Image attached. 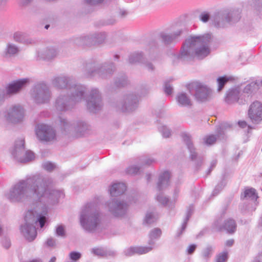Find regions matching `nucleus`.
<instances>
[{"label": "nucleus", "mask_w": 262, "mask_h": 262, "mask_svg": "<svg viewBox=\"0 0 262 262\" xmlns=\"http://www.w3.org/2000/svg\"><path fill=\"white\" fill-rule=\"evenodd\" d=\"M164 92L167 95H170L172 94L173 89L170 84L167 82H165L164 84Z\"/></svg>", "instance_id": "nucleus-49"}, {"label": "nucleus", "mask_w": 262, "mask_h": 262, "mask_svg": "<svg viewBox=\"0 0 262 262\" xmlns=\"http://www.w3.org/2000/svg\"><path fill=\"white\" fill-rule=\"evenodd\" d=\"M213 226L218 231L225 230L228 233H234L236 228V225L234 220L229 219L225 221L223 224L222 217H220L214 221Z\"/></svg>", "instance_id": "nucleus-21"}, {"label": "nucleus", "mask_w": 262, "mask_h": 262, "mask_svg": "<svg viewBox=\"0 0 262 262\" xmlns=\"http://www.w3.org/2000/svg\"><path fill=\"white\" fill-rule=\"evenodd\" d=\"M12 155L17 161L21 163L31 161L35 158L33 152L31 150H25L24 139H21L15 142L14 148L12 151Z\"/></svg>", "instance_id": "nucleus-10"}, {"label": "nucleus", "mask_w": 262, "mask_h": 262, "mask_svg": "<svg viewBox=\"0 0 262 262\" xmlns=\"http://www.w3.org/2000/svg\"><path fill=\"white\" fill-rule=\"evenodd\" d=\"M178 104L182 106L191 105V102L189 96L184 92L179 93L176 97Z\"/></svg>", "instance_id": "nucleus-30"}, {"label": "nucleus", "mask_w": 262, "mask_h": 262, "mask_svg": "<svg viewBox=\"0 0 262 262\" xmlns=\"http://www.w3.org/2000/svg\"><path fill=\"white\" fill-rule=\"evenodd\" d=\"M159 130L164 138H168L170 135V130L165 126H160L159 128Z\"/></svg>", "instance_id": "nucleus-44"}, {"label": "nucleus", "mask_w": 262, "mask_h": 262, "mask_svg": "<svg viewBox=\"0 0 262 262\" xmlns=\"http://www.w3.org/2000/svg\"><path fill=\"white\" fill-rule=\"evenodd\" d=\"M60 127L63 132H66L74 128L76 132L77 136L79 137L88 134L90 126L85 122L79 121L77 123L76 126L73 127V124L69 122L66 119L61 117H59Z\"/></svg>", "instance_id": "nucleus-15"}, {"label": "nucleus", "mask_w": 262, "mask_h": 262, "mask_svg": "<svg viewBox=\"0 0 262 262\" xmlns=\"http://www.w3.org/2000/svg\"><path fill=\"white\" fill-rule=\"evenodd\" d=\"M216 160H213L211 163V165H210V168L207 172V174H209L211 171H212V170L213 169V168L214 167H215V166H216Z\"/></svg>", "instance_id": "nucleus-59"}, {"label": "nucleus", "mask_w": 262, "mask_h": 262, "mask_svg": "<svg viewBox=\"0 0 262 262\" xmlns=\"http://www.w3.org/2000/svg\"><path fill=\"white\" fill-rule=\"evenodd\" d=\"M86 101L88 109L91 112L96 113L103 106L101 94L97 88L91 89Z\"/></svg>", "instance_id": "nucleus-16"}, {"label": "nucleus", "mask_w": 262, "mask_h": 262, "mask_svg": "<svg viewBox=\"0 0 262 262\" xmlns=\"http://www.w3.org/2000/svg\"><path fill=\"white\" fill-rule=\"evenodd\" d=\"M92 252L98 256H115L116 253L113 251H107L102 248H94L92 249Z\"/></svg>", "instance_id": "nucleus-33"}, {"label": "nucleus", "mask_w": 262, "mask_h": 262, "mask_svg": "<svg viewBox=\"0 0 262 262\" xmlns=\"http://www.w3.org/2000/svg\"><path fill=\"white\" fill-rule=\"evenodd\" d=\"M2 244L3 246L6 248L8 249L10 247L11 243L10 239L8 238H5L3 241H2Z\"/></svg>", "instance_id": "nucleus-55"}, {"label": "nucleus", "mask_w": 262, "mask_h": 262, "mask_svg": "<svg viewBox=\"0 0 262 262\" xmlns=\"http://www.w3.org/2000/svg\"><path fill=\"white\" fill-rule=\"evenodd\" d=\"M234 243V241L233 239H229L226 241V245L228 247L232 246Z\"/></svg>", "instance_id": "nucleus-62"}, {"label": "nucleus", "mask_w": 262, "mask_h": 262, "mask_svg": "<svg viewBox=\"0 0 262 262\" xmlns=\"http://www.w3.org/2000/svg\"><path fill=\"white\" fill-rule=\"evenodd\" d=\"M105 38L106 34L104 32L97 33L80 37L76 41V43L79 46H91L102 43Z\"/></svg>", "instance_id": "nucleus-18"}, {"label": "nucleus", "mask_w": 262, "mask_h": 262, "mask_svg": "<svg viewBox=\"0 0 262 262\" xmlns=\"http://www.w3.org/2000/svg\"><path fill=\"white\" fill-rule=\"evenodd\" d=\"M25 114V110L23 106L16 104L12 105L6 110L5 117L8 122L16 124L23 121Z\"/></svg>", "instance_id": "nucleus-14"}, {"label": "nucleus", "mask_w": 262, "mask_h": 262, "mask_svg": "<svg viewBox=\"0 0 262 262\" xmlns=\"http://www.w3.org/2000/svg\"><path fill=\"white\" fill-rule=\"evenodd\" d=\"M252 262H262V252L259 254Z\"/></svg>", "instance_id": "nucleus-61"}, {"label": "nucleus", "mask_w": 262, "mask_h": 262, "mask_svg": "<svg viewBox=\"0 0 262 262\" xmlns=\"http://www.w3.org/2000/svg\"><path fill=\"white\" fill-rule=\"evenodd\" d=\"M240 91L238 88H232L229 90L226 95L225 101L229 104L237 102L239 99Z\"/></svg>", "instance_id": "nucleus-26"}, {"label": "nucleus", "mask_w": 262, "mask_h": 262, "mask_svg": "<svg viewBox=\"0 0 262 262\" xmlns=\"http://www.w3.org/2000/svg\"><path fill=\"white\" fill-rule=\"evenodd\" d=\"M158 219V215L156 212H147L145 215L144 223L150 224L155 222Z\"/></svg>", "instance_id": "nucleus-35"}, {"label": "nucleus", "mask_w": 262, "mask_h": 262, "mask_svg": "<svg viewBox=\"0 0 262 262\" xmlns=\"http://www.w3.org/2000/svg\"><path fill=\"white\" fill-rule=\"evenodd\" d=\"M29 81L30 80L28 78L20 79L13 81L8 86L7 94L11 95L17 93L21 89L25 88L29 83Z\"/></svg>", "instance_id": "nucleus-22"}, {"label": "nucleus", "mask_w": 262, "mask_h": 262, "mask_svg": "<svg viewBox=\"0 0 262 262\" xmlns=\"http://www.w3.org/2000/svg\"><path fill=\"white\" fill-rule=\"evenodd\" d=\"M69 257L71 260L76 261L81 257V254L78 252L72 251L69 254Z\"/></svg>", "instance_id": "nucleus-48"}, {"label": "nucleus", "mask_w": 262, "mask_h": 262, "mask_svg": "<svg viewBox=\"0 0 262 262\" xmlns=\"http://www.w3.org/2000/svg\"><path fill=\"white\" fill-rule=\"evenodd\" d=\"M58 52L53 47L47 48L46 50L38 53V56L44 60H51L57 56Z\"/></svg>", "instance_id": "nucleus-28"}, {"label": "nucleus", "mask_w": 262, "mask_h": 262, "mask_svg": "<svg viewBox=\"0 0 262 262\" xmlns=\"http://www.w3.org/2000/svg\"><path fill=\"white\" fill-rule=\"evenodd\" d=\"M152 44L154 47L153 48L151 47V48H149V54H150V53L151 52H154L155 51V49H156V46H155V42H152Z\"/></svg>", "instance_id": "nucleus-63"}, {"label": "nucleus", "mask_w": 262, "mask_h": 262, "mask_svg": "<svg viewBox=\"0 0 262 262\" xmlns=\"http://www.w3.org/2000/svg\"><path fill=\"white\" fill-rule=\"evenodd\" d=\"M229 80V78L226 76L220 77L217 78V81L218 83V91H220L224 88L225 84Z\"/></svg>", "instance_id": "nucleus-39"}, {"label": "nucleus", "mask_w": 262, "mask_h": 262, "mask_svg": "<svg viewBox=\"0 0 262 262\" xmlns=\"http://www.w3.org/2000/svg\"><path fill=\"white\" fill-rule=\"evenodd\" d=\"M196 247V246L194 244L190 245L187 250L188 254H191L195 251Z\"/></svg>", "instance_id": "nucleus-56"}, {"label": "nucleus", "mask_w": 262, "mask_h": 262, "mask_svg": "<svg viewBox=\"0 0 262 262\" xmlns=\"http://www.w3.org/2000/svg\"><path fill=\"white\" fill-rule=\"evenodd\" d=\"M5 92L4 90L0 89V104L4 102L5 99Z\"/></svg>", "instance_id": "nucleus-57"}, {"label": "nucleus", "mask_w": 262, "mask_h": 262, "mask_svg": "<svg viewBox=\"0 0 262 262\" xmlns=\"http://www.w3.org/2000/svg\"><path fill=\"white\" fill-rule=\"evenodd\" d=\"M106 205L111 214L115 216L120 217L126 213L129 203L123 200L114 198L110 199L106 203Z\"/></svg>", "instance_id": "nucleus-13"}, {"label": "nucleus", "mask_w": 262, "mask_h": 262, "mask_svg": "<svg viewBox=\"0 0 262 262\" xmlns=\"http://www.w3.org/2000/svg\"><path fill=\"white\" fill-rule=\"evenodd\" d=\"M126 190L125 184L119 182L112 184L109 189V192L112 196H117L123 194Z\"/></svg>", "instance_id": "nucleus-27"}, {"label": "nucleus", "mask_w": 262, "mask_h": 262, "mask_svg": "<svg viewBox=\"0 0 262 262\" xmlns=\"http://www.w3.org/2000/svg\"><path fill=\"white\" fill-rule=\"evenodd\" d=\"M45 244L47 247H52L55 245L56 242L52 237H50L47 239Z\"/></svg>", "instance_id": "nucleus-53"}, {"label": "nucleus", "mask_w": 262, "mask_h": 262, "mask_svg": "<svg viewBox=\"0 0 262 262\" xmlns=\"http://www.w3.org/2000/svg\"><path fill=\"white\" fill-rule=\"evenodd\" d=\"M228 252L227 251H224L220 253L216 258L217 262H225L228 258L227 256Z\"/></svg>", "instance_id": "nucleus-47"}, {"label": "nucleus", "mask_w": 262, "mask_h": 262, "mask_svg": "<svg viewBox=\"0 0 262 262\" xmlns=\"http://www.w3.org/2000/svg\"><path fill=\"white\" fill-rule=\"evenodd\" d=\"M35 134L41 142H52L56 139L55 130L51 125L39 123L35 126Z\"/></svg>", "instance_id": "nucleus-12"}, {"label": "nucleus", "mask_w": 262, "mask_h": 262, "mask_svg": "<svg viewBox=\"0 0 262 262\" xmlns=\"http://www.w3.org/2000/svg\"><path fill=\"white\" fill-rule=\"evenodd\" d=\"M79 221L83 229L87 232H93L96 230L101 219L100 212L94 203H87L81 208Z\"/></svg>", "instance_id": "nucleus-3"}, {"label": "nucleus", "mask_w": 262, "mask_h": 262, "mask_svg": "<svg viewBox=\"0 0 262 262\" xmlns=\"http://www.w3.org/2000/svg\"><path fill=\"white\" fill-rule=\"evenodd\" d=\"M182 137L189 151L190 159L192 161L196 160V167L198 169L203 162L202 158L198 157L197 153L195 152V148L192 144L191 137L187 134L183 133L182 135Z\"/></svg>", "instance_id": "nucleus-20"}, {"label": "nucleus", "mask_w": 262, "mask_h": 262, "mask_svg": "<svg viewBox=\"0 0 262 262\" xmlns=\"http://www.w3.org/2000/svg\"><path fill=\"white\" fill-rule=\"evenodd\" d=\"M82 88L79 87L77 90L80 91ZM62 93L60 94L55 100L54 107L59 112H65L73 108L77 103L84 99L85 93Z\"/></svg>", "instance_id": "nucleus-4"}, {"label": "nucleus", "mask_w": 262, "mask_h": 262, "mask_svg": "<svg viewBox=\"0 0 262 262\" xmlns=\"http://www.w3.org/2000/svg\"><path fill=\"white\" fill-rule=\"evenodd\" d=\"M258 198L256 190L253 188H246L244 191L241 194V199L242 200L251 199L256 201Z\"/></svg>", "instance_id": "nucleus-29"}, {"label": "nucleus", "mask_w": 262, "mask_h": 262, "mask_svg": "<svg viewBox=\"0 0 262 262\" xmlns=\"http://www.w3.org/2000/svg\"><path fill=\"white\" fill-rule=\"evenodd\" d=\"M212 39V35L209 33L191 36L185 40L179 53L173 55L174 58L187 60L195 56L199 59H203L210 52L209 45Z\"/></svg>", "instance_id": "nucleus-2"}, {"label": "nucleus", "mask_w": 262, "mask_h": 262, "mask_svg": "<svg viewBox=\"0 0 262 262\" xmlns=\"http://www.w3.org/2000/svg\"><path fill=\"white\" fill-rule=\"evenodd\" d=\"M56 234L57 236L62 237H64L66 236V231L63 226L59 225L57 227L56 229Z\"/></svg>", "instance_id": "nucleus-45"}, {"label": "nucleus", "mask_w": 262, "mask_h": 262, "mask_svg": "<svg viewBox=\"0 0 262 262\" xmlns=\"http://www.w3.org/2000/svg\"><path fill=\"white\" fill-rule=\"evenodd\" d=\"M225 185L223 184V182H222L221 184L217 185L214 190L213 191L212 194L213 195H217L220 191L223 188Z\"/></svg>", "instance_id": "nucleus-51"}, {"label": "nucleus", "mask_w": 262, "mask_h": 262, "mask_svg": "<svg viewBox=\"0 0 262 262\" xmlns=\"http://www.w3.org/2000/svg\"><path fill=\"white\" fill-rule=\"evenodd\" d=\"M170 173L167 170L164 171L159 176L157 188L159 191L166 188L169 184Z\"/></svg>", "instance_id": "nucleus-25"}, {"label": "nucleus", "mask_w": 262, "mask_h": 262, "mask_svg": "<svg viewBox=\"0 0 262 262\" xmlns=\"http://www.w3.org/2000/svg\"><path fill=\"white\" fill-rule=\"evenodd\" d=\"M52 84L54 87L57 89L66 90L68 93H79L78 88H82L81 93H85L86 88L84 85L76 82L75 80L71 76L65 75H60L55 76L52 80Z\"/></svg>", "instance_id": "nucleus-6"}, {"label": "nucleus", "mask_w": 262, "mask_h": 262, "mask_svg": "<svg viewBox=\"0 0 262 262\" xmlns=\"http://www.w3.org/2000/svg\"><path fill=\"white\" fill-rule=\"evenodd\" d=\"M139 161L142 165L149 166L156 162L155 159L150 157L145 156L141 157Z\"/></svg>", "instance_id": "nucleus-37"}, {"label": "nucleus", "mask_w": 262, "mask_h": 262, "mask_svg": "<svg viewBox=\"0 0 262 262\" xmlns=\"http://www.w3.org/2000/svg\"><path fill=\"white\" fill-rule=\"evenodd\" d=\"M248 117L253 123H259L262 121V103L258 101L253 102L250 105Z\"/></svg>", "instance_id": "nucleus-19"}, {"label": "nucleus", "mask_w": 262, "mask_h": 262, "mask_svg": "<svg viewBox=\"0 0 262 262\" xmlns=\"http://www.w3.org/2000/svg\"><path fill=\"white\" fill-rule=\"evenodd\" d=\"M213 248L211 246H208L202 252V256L205 259L208 258L211 256L212 253Z\"/></svg>", "instance_id": "nucleus-43"}, {"label": "nucleus", "mask_w": 262, "mask_h": 262, "mask_svg": "<svg viewBox=\"0 0 262 262\" xmlns=\"http://www.w3.org/2000/svg\"><path fill=\"white\" fill-rule=\"evenodd\" d=\"M256 82H251L247 84L244 89V92L246 93H252L257 89Z\"/></svg>", "instance_id": "nucleus-42"}, {"label": "nucleus", "mask_w": 262, "mask_h": 262, "mask_svg": "<svg viewBox=\"0 0 262 262\" xmlns=\"http://www.w3.org/2000/svg\"><path fill=\"white\" fill-rule=\"evenodd\" d=\"M53 186L54 181L52 178L37 173L19 181L5 194L10 202H19L28 196V187L32 198L35 202L36 207L26 213L25 224L21 226L20 229L29 242L33 241L37 235L34 224L39 223L40 228L45 225L47 205L57 203L59 199L64 196L62 190L53 189Z\"/></svg>", "instance_id": "nucleus-1"}, {"label": "nucleus", "mask_w": 262, "mask_h": 262, "mask_svg": "<svg viewBox=\"0 0 262 262\" xmlns=\"http://www.w3.org/2000/svg\"><path fill=\"white\" fill-rule=\"evenodd\" d=\"M19 51V49L16 45L9 43H8L7 47L4 53V56L10 57L17 54Z\"/></svg>", "instance_id": "nucleus-31"}, {"label": "nucleus", "mask_w": 262, "mask_h": 262, "mask_svg": "<svg viewBox=\"0 0 262 262\" xmlns=\"http://www.w3.org/2000/svg\"><path fill=\"white\" fill-rule=\"evenodd\" d=\"M127 84V79L125 75H122L120 77H117L115 79V85L117 87L124 86Z\"/></svg>", "instance_id": "nucleus-36"}, {"label": "nucleus", "mask_w": 262, "mask_h": 262, "mask_svg": "<svg viewBox=\"0 0 262 262\" xmlns=\"http://www.w3.org/2000/svg\"><path fill=\"white\" fill-rule=\"evenodd\" d=\"M104 0H85L87 4L91 5H96L102 3Z\"/></svg>", "instance_id": "nucleus-54"}, {"label": "nucleus", "mask_w": 262, "mask_h": 262, "mask_svg": "<svg viewBox=\"0 0 262 262\" xmlns=\"http://www.w3.org/2000/svg\"><path fill=\"white\" fill-rule=\"evenodd\" d=\"M115 70L113 63H105L102 64L89 63L86 64L84 75L88 77L106 79L111 77Z\"/></svg>", "instance_id": "nucleus-5"}, {"label": "nucleus", "mask_w": 262, "mask_h": 262, "mask_svg": "<svg viewBox=\"0 0 262 262\" xmlns=\"http://www.w3.org/2000/svg\"><path fill=\"white\" fill-rule=\"evenodd\" d=\"M13 38L17 42L26 44L32 43V40L25 33L20 32H15L13 35Z\"/></svg>", "instance_id": "nucleus-32"}, {"label": "nucleus", "mask_w": 262, "mask_h": 262, "mask_svg": "<svg viewBox=\"0 0 262 262\" xmlns=\"http://www.w3.org/2000/svg\"><path fill=\"white\" fill-rule=\"evenodd\" d=\"M157 201L163 206H166L169 202V199L163 195V193L159 192L156 196Z\"/></svg>", "instance_id": "nucleus-40"}, {"label": "nucleus", "mask_w": 262, "mask_h": 262, "mask_svg": "<svg viewBox=\"0 0 262 262\" xmlns=\"http://www.w3.org/2000/svg\"><path fill=\"white\" fill-rule=\"evenodd\" d=\"M224 135V132L223 130V127L219 126V128H217V138H220V136Z\"/></svg>", "instance_id": "nucleus-58"}, {"label": "nucleus", "mask_w": 262, "mask_h": 262, "mask_svg": "<svg viewBox=\"0 0 262 262\" xmlns=\"http://www.w3.org/2000/svg\"><path fill=\"white\" fill-rule=\"evenodd\" d=\"M193 210V207L192 205H191L189 206V208L188 209L186 213V216L184 220V222L182 224L181 229L180 231L178 232L177 233V236H180L183 233V232L185 230L187 222L188 220H189V218L190 217L192 212Z\"/></svg>", "instance_id": "nucleus-34"}, {"label": "nucleus", "mask_w": 262, "mask_h": 262, "mask_svg": "<svg viewBox=\"0 0 262 262\" xmlns=\"http://www.w3.org/2000/svg\"><path fill=\"white\" fill-rule=\"evenodd\" d=\"M42 166L43 169L48 171H51L55 168V165L54 164L50 162H46L42 163Z\"/></svg>", "instance_id": "nucleus-46"}, {"label": "nucleus", "mask_w": 262, "mask_h": 262, "mask_svg": "<svg viewBox=\"0 0 262 262\" xmlns=\"http://www.w3.org/2000/svg\"><path fill=\"white\" fill-rule=\"evenodd\" d=\"M141 166L139 167L136 165H132L126 168V172L127 174L135 175L140 173Z\"/></svg>", "instance_id": "nucleus-38"}, {"label": "nucleus", "mask_w": 262, "mask_h": 262, "mask_svg": "<svg viewBox=\"0 0 262 262\" xmlns=\"http://www.w3.org/2000/svg\"><path fill=\"white\" fill-rule=\"evenodd\" d=\"M191 87L195 90L194 96L195 100L200 102L209 101L212 97V90L206 85L199 82H194Z\"/></svg>", "instance_id": "nucleus-17"}, {"label": "nucleus", "mask_w": 262, "mask_h": 262, "mask_svg": "<svg viewBox=\"0 0 262 262\" xmlns=\"http://www.w3.org/2000/svg\"><path fill=\"white\" fill-rule=\"evenodd\" d=\"M128 14V12L126 10L124 9H121L119 11V15L121 17H124Z\"/></svg>", "instance_id": "nucleus-60"}, {"label": "nucleus", "mask_w": 262, "mask_h": 262, "mask_svg": "<svg viewBox=\"0 0 262 262\" xmlns=\"http://www.w3.org/2000/svg\"><path fill=\"white\" fill-rule=\"evenodd\" d=\"M161 230L159 228H154L149 234V246L131 247L124 251L126 256H131L135 253L143 254L150 251L155 244V241L158 239L161 235Z\"/></svg>", "instance_id": "nucleus-8"}, {"label": "nucleus", "mask_w": 262, "mask_h": 262, "mask_svg": "<svg viewBox=\"0 0 262 262\" xmlns=\"http://www.w3.org/2000/svg\"><path fill=\"white\" fill-rule=\"evenodd\" d=\"M217 137L215 135H211L206 136L204 138V143L208 145H211L215 143Z\"/></svg>", "instance_id": "nucleus-41"}, {"label": "nucleus", "mask_w": 262, "mask_h": 262, "mask_svg": "<svg viewBox=\"0 0 262 262\" xmlns=\"http://www.w3.org/2000/svg\"><path fill=\"white\" fill-rule=\"evenodd\" d=\"M56 260V258L55 256L52 257L51 259L49 261V262H55Z\"/></svg>", "instance_id": "nucleus-64"}, {"label": "nucleus", "mask_w": 262, "mask_h": 262, "mask_svg": "<svg viewBox=\"0 0 262 262\" xmlns=\"http://www.w3.org/2000/svg\"><path fill=\"white\" fill-rule=\"evenodd\" d=\"M31 96L37 104L47 103L51 100L52 93L47 84L40 82L35 84L32 88Z\"/></svg>", "instance_id": "nucleus-7"}, {"label": "nucleus", "mask_w": 262, "mask_h": 262, "mask_svg": "<svg viewBox=\"0 0 262 262\" xmlns=\"http://www.w3.org/2000/svg\"><path fill=\"white\" fill-rule=\"evenodd\" d=\"M182 33V31L181 30H177L171 34L161 32L160 34V36L164 44L169 45L174 42L178 41Z\"/></svg>", "instance_id": "nucleus-23"}, {"label": "nucleus", "mask_w": 262, "mask_h": 262, "mask_svg": "<svg viewBox=\"0 0 262 262\" xmlns=\"http://www.w3.org/2000/svg\"><path fill=\"white\" fill-rule=\"evenodd\" d=\"M209 18L210 15L209 13L206 12L202 13L200 15V20L204 23L207 22L209 20Z\"/></svg>", "instance_id": "nucleus-50"}, {"label": "nucleus", "mask_w": 262, "mask_h": 262, "mask_svg": "<svg viewBox=\"0 0 262 262\" xmlns=\"http://www.w3.org/2000/svg\"><path fill=\"white\" fill-rule=\"evenodd\" d=\"M139 97L132 93L124 95L116 104V108L123 112L129 113L136 110L139 105Z\"/></svg>", "instance_id": "nucleus-11"}, {"label": "nucleus", "mask_w": 262, "mask_h": 262, "mask_svg": "<svg viewBox=\"0 0 262 262\" xmlns=\"http://www.w3.org/2000/svg\"><path fill=\"white\" fill-rule=\"evenodd\" d=\"M238 124L241 128H243L246 127V126H248V133H250V129L254 128V127H253L252 126H251L250 125H247V122L245 121H239L238 122Z\"/></svg>", "instance_id": "nucleus-52"}, {"label": "nucleus", "mask_w": 262, "mask_h": 262, "mask_svg": "<svg viewBox=\"0 0 262 262\" xmlns=\"http://www.w3.org/2000/svg\"><path fill=\"white\" fill-rule=\"evenodd\" d=\"M128 61L130 63H134L137 62L144 63L148 70L152 71L154 69V66L151 63L147 61L144 62V59L141 52H134L132 53L129 57Z\"/></svg>", "instance_id": "nucleus-24"}, {"label": "nucleus", "mask_w": 262, "mask_h": 262, "mask_svg": "<svg viewBox=\"0 0 262 262\" xmlns=\"http://www.w3.org/2000/svg\"><path fill=\"white\" fill-rule=\"evenodd\" d=\"M241 11L238 9L225 10L219 12L214 15V24L217 27H224L225 23H234L241 18Z\"/></svg>", "instance_id": "nucleus-9"}]
</instances>
